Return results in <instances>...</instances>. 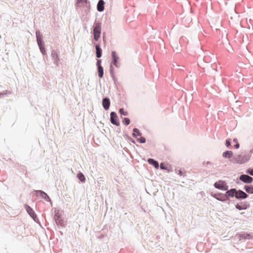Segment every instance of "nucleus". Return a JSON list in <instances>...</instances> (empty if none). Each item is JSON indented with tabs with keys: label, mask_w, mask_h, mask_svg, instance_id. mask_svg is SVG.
<instances>
[{
	"label": "nucleus",
	"mask_w": 253,
	"mask_h": 253,
	"mask_svg": "<svg viewBox=\"0 0 253 253\" xmlns=\"http://www.w3.org/2000/svg\"><path fill=\"white\" fill-rule=\"evenodd\" d=\"M233 142H234L235 143H236V144L237 143H238V142H237V138H235V139H233Z\"/></svg>",
	"instance_id": "f704fd0d"
},
{
	"label": "nucleus",
	"mask_w": 253,
	"mask_h": 253,
	"mask_svg": "<svg viewBox=\"0 0 253 253\" xmlns=\"http://www.w3.org/2000/svg\"><path fill=\"white\" fill-rule=\"evenodd\" d=\"M102 105L104 109L107 110L109 109L110 105V100L107 98H104L102 101Z\"/></svg>",
	"instance_id": "6e6552de"
},
{
	"label": "nucleus",
	"mask_w": 253,
	"mask_h": 253,
	"mask_svg": "<svg viewBox=\"0 0 253 253\" xmlns=\"http://www.w3.org/2000/svg\"><path fill=\"white\" fill-rule=\"evenodd\" d=\"M98 72L99 77L101 78L103 76V69L102 66L98 67Z\"/></svg>",
	"instance_id": "6ab92c4d"
},
{
	"label": "nucleus",
	"mask_w": 253,
	"mask_h": 253,
	"mask_svg": "<svg viewBox=\"0 0 253 253\" xmlns=\"http://www.w3.org/2000/svg\"><path fill=\"white\" fill-rule=\"evenodd\" d=\"M77 177L81 181L84 182L85 178L84 175L82 172H79L77 174Z\"/></svg>",
	"instance_id": "a211bd4d"
},
{
	"label": "nucleus",
	"mask_w": 253,
	"mask_h": 253,
	"mask_svg": "<svg viewBox=\"0 0 253 253\" xmlns=\"http://www.w3.org/2000/svg\"><path fill=\"white\" fill-rule=\"evenodd\" d=\"M133 133H132V136L134 137H136V135L141 136V133L139 131V130L137 128H134L133 129Z\"/></svg>",
	"instance_id": "dca6fc26"
},
{
	"label": "nucleus",
	"mask_w": 253,
	"mask_h": 253,
	"mask_svg": "<svg viewBox=\"0 0 253 253\" xmlns=\"http://www.w3.org/2000/svg\"><path fill=\"white\" fill-rule=\"evenodd\" d=\"M248 197V195L241 190L236 191V198L237 199H245Z\"/></svg>",
	"instance_id": "39448f33"
},
{
	"label": "nucleus",
	"mask_w": 253,
	"mask_h": 253,
	"mask_svg": "<svg viewBox=\"0 0 253 253\" xmlns=\"http://www.w3.org/2000/svg\"><path fill=\"white\" fill-rule=\"evenodd\" d=\"M86 0H77V3L78 4H80V3L83 4L84 2H85Z\"/></svg>",
	"instance_id": "cd10ccee"
},
{
	"label": "nucleus",
	"mask_w": 253,
	"mask_h": 253,
	"mask_svg": "<svg viewBox=\"0 0 253 253\" xmlns=\"http://www.w3.org/2000/svg\"><path fill=\"white\" fill-rule=\"evenodd\" d=\"M240 179L246 183H251L253 181V178L246 174L241 175L240 177Z\"/></svg>",
	"instance_id": "20e7f679"
},
{
	"label": "nucleus",
	"mask_w": 253,
	"mask_h": 253,
	"mask_svg": "<svg viewBox=\"0 0 253 253\" xmlns=\"http://www.w3.org/2000/svg\"><path fill=\"white\" fill-rule=\"evenodd\" d=\"M236 189H231L230 190H228L226 193V195L227 196L233 197L235 196L236 197Z\"/></svg>",
	"instance_id": "9d476101"
},
{
	"label": "nucleus",
	"mask_w": 253,
	"mask_h": 253,
	"mask_svg": "<svg viewBox=\"0 0 253 253\" xmlns=\"http://www.w3.org/2000/svg\"><path fill=\"white\" fill-rule=\"evenodd\" d=\"M233 153L231 151H227L223 153V157L224 158H231L232 156Z\"/></svg>",
	"instance_id": "4468645a"
},
{
	"label": "nucleus",
	"mask_w": 253,
	"mask_h": 253,
	"mask_svg": "<svg viewBox=\"0 0 253 253\" xmlns=\"http://www.w3.org/2000/svg\"><path fill=\"white\" fill-rule=\"evenodd\" d=\"M119 112L121 115H123L124 116L128 115V112L127 111H125L123 108L120 109Z\"/></svg>",
	"instance_id": "aec40b11"
},
{
	"label": "nucleus",
	"mask_w": 253,
	"mask_h": 253,
	"mask_svg": "<svg viewBox=\"0 0 253 253\" xmlns=\"http://www.w3.org/2000/svg\"><path fill=\"white\" fill-rule=\"evenodd\" d=\"M51 56L53 60H54V63H55L56 65H57L59 61V58L57 51H52L51 52Z\"/></svg>",
	"instance_id": "1a4fd4ad"
},
{
	"label": "nucleus",
	"mask_w": 253,
	"mask_h": 253,
	"mask_svg": "<svg viewBox=\"0 0 253 253\" xmlns=\"http://www.w3.org/2000/svg\"><path fill=\"white\" fill-rule=\"evenodd\" d=\"M160 168L162 169H167L166 167H165V165L163 163H161L160 164Z\"/></svg>",
	"instance_id": "c756f323"
},
{
	"label": "nucleus",
	"mask_w": 253,
	"mask_h": 253,
	"mask_svg": "<svg viewBox=\"0 0 253 253\" xmlns=\"http://www.w3.org/2000/svg\"><path fill=\"white\" fill-rule=\"evenodd\" d=\"M123 123L126 125H128L130 124V120L128 118H125L123 120Z\"/></svg>",
	"instance_id": "4be33fe9"
},
{
	"label": "nucleus",
	"mask_w": 253,
	"mask_h": 253,
	"mask_svg": "<svg viewBox=\"0 0 253 253\" xmlns=\"http://www.w3.org/2000/svg\"><path fill=\"white\" fill-rule=\"evenodd\" d=\"M101 34V25L97 23L95 25L93 29L94 39L97 41L100 38Z\"/></svg>",
	"instance_id": "f257e3e1"
},
{
	"label": "nucleus",
	"mask_w": 253,
	"mask_h": 253,
	"mask_svg": "<svg viewBox=\"0 0 253 253\" xmlns=\"http://www.w3.org/2000/svg\"><path fill=\"white\" fill-rule=\"evenodd\" d=\"M240 158V156L238 155L235 158V161L237 163L242 164L243 162L239 161V159Z\"/></svg>",
	"instance_id": "393cba45"
},
{
	"label": "nucleus",
	"mask_w": 253,
	"mask_h": 253,
	"mask_svg": "<svg viewBox=\"0 0 253 253\" xmlns=\"http://www.w3.org/2000/svg\"><path fill=\"white\" fill-rule=\"evenodd\" d=\"M95 47L96 50V56L97 58H100L101 56L102 50L100 48L99 45H96Z\"/></svg>",
	"instance_id": "2eb2a0df"
},
{
	"label": "nucleus",
	"mask_w": 253,
	"mask_h": 253,
	"mask_svg": "<svg viewBox=\"0 0 253 253\" xmlns=\"http://www.w3.org/2000/svg\"><path fill=\"white\" fill-rule=\"evenodd\" d=\"M247 173H249L251 175H253V169H249L247 170Z\"/></svg>",
	"instance_id": "c85d7f7f"
},
{
	"label": "nucleus",
	"mask_w": 253,
	"mask_h": 253,
	"mask_svg": "<svg viewBox=\"0 0 253 253\" xmlns=\"http://www.w3.org/2000/svg\"><path fill=\"white\" fill-rule=\"evenodd\" d=\"M110 121L112 124L116 126L119 125V122L118 120V116L115 112H112L110 114Z\"/></svg>",
	"instance_id": "7ed1b4c3"
},
{
	"label": "nucleus",
	"mask_w": 253,
	"mask_h": 253,
	"mask_svg": "<svg viewBox=\"0 0 253 253\" xmlns=\"http://www.w3.org/2000/svg\"><path fill=\"white\" fill-rule=\"evenodd\" d=\"M236 208L239 210H243V209H246V208L245 207H242V206H240L238 204H237L236 205Z\"/></svg>",
	"instance_id": "a878e982"
},
{
	"label": "nucleus",
	"mask_w": 253,
	"mask_h": 253,
	"mask_svg": "<svg viewBox=\"0 0 253 253\" xmlns=\"http://www.w3.org/2000/svg\"><path fill=\"white\" fill-rule=\"evenodd\" d=\"M97 65L98 67H99L100 66H101V60H97Z\"/></svg>",
	"instance_id": "473e14b6"
},
{
	"label": "nucleus",
	"mask_w": 253,
	"mask_h": 253,
	"mask_svg": "<svg viewBox=\"0 0 253 253\" xmlns=\"http://www.w3.org/2000/svg\"><path fill=\"white\" fill-rule=\"evenodd\" d=\"M25 208L26 209L27 211L30 214V215L35 219V218H36V215L35 213V212L33 210V209L30 207L28 205L25 206Z\"/></svg>",
	"instance_id": "0eeeda50"
},
{
	"label": "nucleus",
	"mask_w": 253,
	"mask_h": 253,
	"mask_svg": "<svg viewBox=\"0 0 253 253\" xmlns=\"http://www.w3.org/2000/svg\"><path fill=\"white\" fill-rule=\"evenodd\" d=\"M178 174L181 176H184V174L183 173L182 171L181 170H178Z\"/></svg>",
	"instance_id": "2f4dec72"
},
{
	"label": "nucleus",
	"mask_w": 253,
	"mask_h": 253,
	"mask_svg": "<svg viewBox=\"0 0 253 253\" xmlns=\"http://www.w3.org/2000/svg\"><path fill=\"white\" fill-rule=\"evenodd\" d=\"M104 2L103 0H100L97 4V10L99 11H102L104 10Z\"/></svg>",
	"instance_id": "9b49d317"
},
{
	"label": "nucleus",
	"mask_w": 253,
	"mask_h": 253,
	"mask_svg": "<svg viewBox=\"0 0 253 253\" xmlns=\"http://www.w3.org/2000/svg\"><path fill=\"white\" fill-rule=\"evenodd\" d=\"M231 145V143H230V140L229 139H227L226 140V145L227 147H229L230 145Z\"/></svg>",
	"instance_id": "7c9ffc66"
},
{
	"label": "nucleus",
	"mask_w": 253,
	"mask_h": 253,
	"mask_svg": "<svg viewBox=\"0 0 253 253\" xmlns=\"http://www.w3.org/2000/svg\"><path fill=\"white\" fill-rule=\"evenodd\" d=\"M36 37H37V42H38V44L39 46H42L43 45L42 41V38H41V35H40L39 32H36Z\"/></svg>",
	"instance_id": "f8f14e48"
},
{
	"label": "nucleus",
	"mask_w": 253,
	"mask_h": 253,
	"mask_svg": "<svg viewBox=\"0 0 253 253\" xmlns=\"http://www.w3.org/2000/svg\"><path fill=\"white\" fill-rule=\"evenodd\" d=\"M137 140L142 143H145L146 141L145 138L143 137H141L140 138H138Z\"/></svg>",
	"instance_id": "b1692460"
},
{
	"label": "nucleus",
	"mask_w": 253,
	"mask_h": 253,
	"mask_svg": "<svg viewBox=\"0 0 253 253\" xmlns=\"http://www.w3.org/2000/svg\"><path fill=\"white\" fill-rule=\"evenodd\" d=\"M112 56L113 58V64L116 67H119L118 60L119 59V57L117 56L116 54V52L115 51H112L111 53Z\"/></svg>",
	"instance_id": "423d86ee"
},
{
	"label": "nucleus",
	"mask_w": 253,
	"mask_h": 253,
	"mask_svg": "<svg viewBox=\"0 0 253 253\" xmlns=\"http://www.w3.org/2000/svg\"><path fill=\"white\" fill-rule=\"evenodd\" d=\"M239 146H240V144L239 143H237L236 144V145H235V147L236 148V149H238L239 148Z\"/></svg>",
	"instance_id": "72a5a7b5"
},
{
	"label": "nucleus",
	"mask_w": 253,
	"mask_h": 253,
	"mask_svg": "<svg viewBox=\"0 0 253 253\" xmlns=\"http://www.w3.org/2000/svg\"><path fill=\"white\" fill-rule=\"evenodd\" d=\"M148 162L151 164V165H153L155 168L156 169H158L159 168V164L158 163L155 161L154 160L152 159H149L148 160Z\"/></svg>",
	"instance_id": "ddd939ff"
},
{
	"label": "nucleus",
	"mask_w": 253,
	"mask_h": 253,
	"mask_svg": "<svg viewBox=\"0 0 253 253\" xmlns=\"http://www.w3.org/2000/svg\"><path fill=\"white\" fill-rule=\"evenodd\" d=\"M39 47H40V50H41V52H42V53L44 54L45 52V51L43 46L42 45V46H39Z\"/></svg>",
	"instance_id": "bb28decb"
},
{
	"label": "nucleus",
	"mask_w": 253,
	"mask_h": 253,
	"mask_svg": "<svg viewBox=\"0 0 253 253\" xmlns=\"http://www.w3.org/2000/svg\"><path fill=\"white\" fill-rule=\"evenodd\" d=\"M242 237L245 239H250L252 238V236L249 234H244L242 236Z\"/></svg>",
	"instance_id": "412c9836"
},
{
	"label": "nucleus",
	"mask_w": 253,
	"mask_h": 253,
	"mask_svg": "<svg viewBox=\"0 0 253 253\" xmlns=\"http://www.w3.org/2000/svg\"><path fill=\"white\" fill-rule=\"evenodd\" d=\"M40 192L41 193V196H42V197L43 198L45 199L46 200L48 199H49V197L47 196V195L46 193L42 192V191H40Z\"/></svg>",
	"instance_id": "5701e85b"
},
{
	"label": "nucleus",
	"mask_w": 253,
	"mask_h": 253,
	"mask_svg": "<svg viewBox=\"0 0 253 253\" xmlns=\"http://www.w3.org/2000/svg\"><path fill=\"white\" fill-rule=\"evenodd\" d=\"M245 190L248 193L253 194V186H245Z\"/></svg>",
	"instance_id": "f3484780"
},
{
	"label": "nucleus",
	"mask_w": 253,
	"mask_h": 253,
	"mask_svg": "<svg viewBox=\"0 0 253 253\" xmlns=\"http://www.w3.org/2000/svg\"><path fill=\"white\" fill-rule=\"evenodd\" d=\"M214 187L216 188L221 190H227L228 189V186L227 185L225 182L219 180L216 182H215L214 184Z\"/></svg>",
	"instance_id": "f03ea898"
}]
</instances>
